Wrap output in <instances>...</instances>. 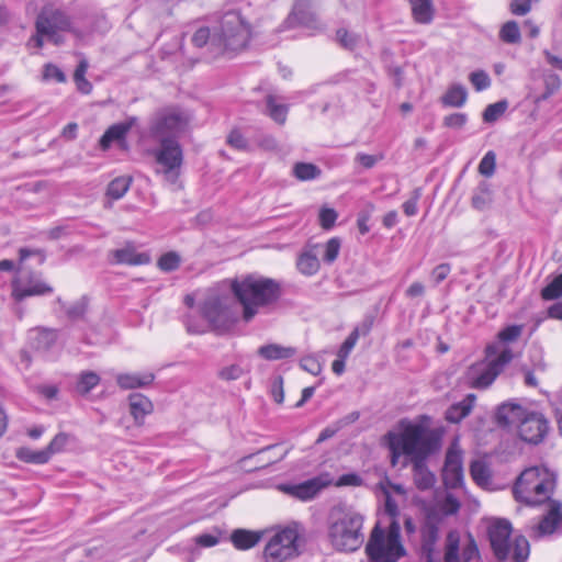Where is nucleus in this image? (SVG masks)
I'll list each match as a JSON object with an SVG mask.
<instances>
[{
    "mask_svg": "<svg viewBox=\"0 0 562 562\" xmlns=\"http://www.w3.org/2000/svg\"><path fill=\"white\" fill-rule=\"evenodd\" d=\"M87 69L88 63L83 59L79 63L74 74V80L76 82L77 89L85 94L90 93L92 90L91 82L88 81L85 77Z\"/></svg>",
    "mask_w": 562,
    "mask_h": 562,
    "instance_id": "a18cd8bd",
    "label": "nucleus"
},
{
    "mask_svg": "<svg viewBox=\"0 0 562 562\" xmlns=\"http://www.w3.org/2000/svg\"><path fill=\"white\" fill-rule=\"evenodd\" d=\"M337 212L334 209L323 207L319 212V223L324 229H330L336 220Z\"/></svg>",
    "mask_w": 562,
    "mask_h": 562,
    "instance_id": "e2e57ef3",
    "label": "nucleus"
},
{
    "mask_svg": "<svg viewBox=\"0 0 562 562\" xmlns=\"http://www.w3.org/2000/svg\"><path fill=\"white\" fill-rule=\"evenodd\" d=\"M468 98L467 89L461 85H452L441 97V102L446 106L461 108Z\"/></svg>",
    "mask_w": 562,
    "mask_h": 562,
    "instance_id": "f704fd0d",
    "label": "nucleus"
},
{
    "mask_svg": "<svg viewBox=\"0 0 562 562\" xmlns=\"http://www.w3.org/2000/svg\"><path fill=\"white\" fill-rule=\"evenodd\" d=\"M439 525L440 518L436 514H428L420 528V551L425 562L434 560L440 552L437 550Z\"/></svg>",
    "mask_w": 562,
    "mask_h": 562,
    "instance_id": "f3484780",
    "label": "nucleus"
},
{
    "mask_svg": "<svg viewBox=\"0 0 562 562\" xmlns=\"http://www.w3.org/2000/svg\"><path fill=\"white\" fill-rule=\"evenodd\" d=\"M480 560V551L475 539L471 533L465 541H461L460 532L450 530L445 539L443 554L438 555L429 562H476Z\"/></svg>",
    "mask_w": 562,
    "mask_h": 562,
    "instance_id": "9d476101",
    "label": "nucleus"
},
{
    "mask_svg": "<svg viewBox=\"0 0 562 562\" xmlns=\"http://www.w3.org/2000/svg\"><path fill=\"white\" fill-rule=\"evenodd\" d=\"M300 367L313 374V375H318L322 371V366L321 363L318 362V360L312 356H308V357H304L301 359L300 361Z\"/></svg>",
    "mask_w": 562,
    "mask_h": 562,
    "instance_id": "0e129e2a",
    "label": "nucleus"
},
{
    "mask_svg": "<svg viewBox=\"0 0 562 562\" xmlns=\"http://www.w3.org/2000/svg\"><path fill=\"white\" fill-rule=\"evenodd\" d=\"M231 291L243 306V316H255L273 305L281 295L277 281L255 274L231 280Z\"/></svg>",
    "mask_w": 562,
    "mask_h": 562,
    "instance_id": "7ed1b4c3",
    "label": "nucleus"
},
{
    "mask_svg": "<svg viewBox=\"0 0 562 562\" xmlns=\"http://www.w3.org/2000/svg\"><path fill=\"white\" fill-rule=\"evenodd\" d=\"M547 510L539 522L529 527V537L539 540L555 532H562V503L557 499H547Z\"/></svg>",
    "mask_w": 562,
    "mask_h": 562,
    "instance_id": "4468645a",
    "label": "nucleus"
},
{
    "mask_svg": "<svg viewBox=\"0 0 562 562\" xmlns=\"http://www.w3.org/2000/svg\"><path fill=\"white\" fill-rule=\"evenodd\" d=\"M138 122L136 116H131L124 122L111 125L100 138V146L102 149H108L113 142H124L126 134Z\"/></svg>",
    "mask_w": 562,
    "mask_h": 562,
    "instance_id": "412c9836",
    "label": "nucleus"
},
{
    "mask_svg": "<svg viewBox=\"0 0 562 562\" xmlns=\"http://www.w3.org/2000/svg\"><path fill=\"white\" fill-rule=\"evenodd\" d=\"M246 371L238 363H233L221 368L217 371V378L222 381L231 382L240 379Z\"/></svg>",
    "mask_w": 562,
    "mask_h": 562,
    "instance_id": "603ef678",
    "label": "nucleus"
},
{
    "mask_svg": "<svg viewBox=\"0 0 562 562\" xmlns=\"http://www.w3.org/2000/svg\"><path fill=\"white\" fill-rule=\"evenodd\" d=\"M57 338V334L53 329L36 328L31 331L33 347L38 350L48 349Z\"/></svg>",
    "mask_w": 562,
    "mask_h": 562,
    "instance_id": "c9c22d12",
    "label": "nucleus"
},
{
    "mask_svg": "<svg viewBox=\"0 0 562 562\" xmlns=\"http://www.w3.org/2000/svg\"><path fill=\"white\" fill-rule=\"evenodd\" d=\"M299 530L297 526H288L278 531L265 548L267 562H284L299 554L297 550Z\"/></svg>",
    "mask_w": 562,
    "mask_h": 562,
    "instance_id": "f8f14e48",
    "label": "nucleus"
},
{
    "mask_svg": "<svg viewBox=\"0 0 562 562\" xmlns=\"http://www.w3.org/2000/svg\"><path fill=\"white\" fill-rule=\"evenodd\" d=\"M183 324L191 335L209 333L212 327L211 318H184Z\"/></svg>",
    "mask_w": 562,
    "mask_h": 562,
    "instance_id": "49530a36",
    "label": "nucleus"
},
{
    "mask_svg": "<svg viewBox=\"0 0 562 562\" xmlns=\"http://www.w3.org/2000/svg\"><path fill=\"white\" fill-rule=\"evenodd\" d=\"M128 407L130 414L137 426H142L144 424V418L154 411L151 401L140 393L130 394Z\"/></svg>",
    "mask_w": 562,
    "mask_h": 562,
    "instance_id": "5701e85b",
    "label": "nucleus"
},
{
    "mask_svg": "<svg viewBox=\"0 0 562 562\" xmlns=\"http://www.w3.org/2000/svg\"><path fill=\"white\" fill-rule=\"evenodd\" d=\"M468 116L464 113H452L443 119V124L451 128H461L465 125Z\"/></svg>",
    "mask_w": 562,
    "mask_h": 562,
    "instance_id": "774afa93",
    "label": "nucleus"
},
{
    "mask_svg": "<svg viewBox=\"0 0 562 562\" xmlns=\"http://www.w3.org/2000/svg\"><path fill=\"white\" fill-rule=\"evenodd\" d=\"M231 303V299L225 295H220L217 293H210L203 302V313L204 316H222L228 310V304Z\"/></svg>",
    "mask_w": 562,
    "mask_h": 562,
    "instance_id": "c756f323",
    "label": "nucleus"
},
{
    "mask_svg": "<svg viewBox=\"0 0 562 562\" xmlns=\"http://www.w3.org/2000/svg\"><path fill=\"white\" fill-rule=\"evenodd\" d=\"M512 360L513 352L508 347L499 344L488 345L485 349V359L468 369V383L473 389H487Z\"/></svg>",
    "mask_w": 562,
    "mask_h": 562,
    "instance_id": "0eeeda50",
    "label": "nucleus"
},
{
    "mask_svg": "<svg viewBox=\"0 0 562 562\" xmlns=\"http://www.w3.org/2000/svg\"><path fill=\"white\" fill-rule=\"evenodd\" d=\"M159 147L153 151L167 181L175 183L182 164V149L178 140L158 142Z\"/></svg>",
    "mask_w": 562,
    "mask_h": 562,
    "instance_id": "ddd939ff",
    "label": "nucleus"
},
{
    "mask_svg": "<svg viewBox=\"0 0 562 562\" xmlns=\"http://www.w3.org/2000/svg\"><path fill=\"white\" fill-rule=\"evenodd\" d=\"M188 123L189 116L179 108H164L151 115L148 135L156 142L178 140Z\"/></svg>",
    "mask_w": 562,
    "mask_h": 562,
    "instance_id": "1a4fd4ad",
    "label": "nucleus"
},
{
    "mask_svg": "<svg viewBox=\"0 0 562 562\" xmlns=\"http://www.w3.org/2000/svg\"><path fill=\"white\" fill-rule=\"evenodd\" d=\"M522 327L520 325H510L498 333L501 342H513L521 335Z\"/></svg>",
    "mask_w": 562,
    "mask_h": 562,
    "instance_id": "13d9d810",
    "label": "nucleus"
},
{
    "mask_svg": "<svg viewBox=\"0 0 562 562\" xmlns=\"http://www.w3.org/2000/svg\"><path fill=\"white\" fill-rule=\"evenodd\" d=\"M555 475L543 467L526 469L517 477L513 487L516 501L537 505L550 499L555 487Z\"/></svg>",
    "mask_w": 562,
    "mask_h": 562,
    "instance_id": "39448f33",
    "label": "nucleus"
},
{
    "mask_svg": "<svg viewBox=\"0 0 562 562\" xmlns=\"http://www.w3.org/2000/svg\"><path fill=\"white\" fill-rule=\"evenodd\" d=\"M285 23L289 27L303 26L315 32H323L326 29L313 9L311 0H295Z\"/></svg>",
    "mask_w": 562,
    "mask_h": 562,
    "instance_id": "2eb2a0df",
    "label": "nucleus"
},
{
    "mask_svg": "<svg viewBox=\"0 0 562 562\" xmlns=\"http://www.w3.org/2000/svg\"><path fill=\"white\" fill-rule=\"evenodd\" d=\"M262 532L246 529H236L231 535L234 547L238 550H248L255 547L261 539Z\"/></svg>",
    "mask_w": 562,
    "mask_h": 562,
    "instance_id": "7c9ffc66",
    "label": "nucleus"
},
{
    "mask_svg": "<svg viewBox=\"0 0 562 562\" xmlns=\"http://www.w3.org/2000/svg\"><path fill=\"white\" fill-rule=\"evenodd\" d=\"M331 484L328 475H321L300 484H283L280 490L300 501L313 499L324 487Z\"/></svg>",
    "mask_w": 562,
    "mask_h": 562,
    "instance_id": "6ab92c4d",
    "label": "nucleus"
},
{
    "mask_svg": "<svg viewBox=\"0 0 562 562\" xmlns=\"http://www.w3.org/2000/svg\"><path fill=\"white\" fill-rule=\"evenodd\" d=\"M35 29L46 34V38L55 45L64 42L60 32L71 31L70 18L60 9L47 4L44 5L35 21Z\"/></svg>",
    "mask_w": 562,
    "mask_h": 562,
    "instance_id": "9b49d317",
    "label": "nucleus"
},
{
    "mask_svg": "<svg viewBox=\"0 0 562 562\" xmlns=\"http://www.w3.org/2000/svg\"><path fill=\"white\" fill-rule=\"evenodd\" d=\"M472 206L479 211H483L492 203V191L487 183L482 182L477 190L474 192L472 200Z\"/></svg>",
    "mask_w": 562,
    "mask_h": 562,
    "instance_id": "a19ab883",
    "label": "nucleus"
},
{
    "mask_svg": "<svg viewBox=\"0 0 562 562\" xmlns=\"http://www.w3.org/2000/svg\"><path fill=\"white\" fill-rule=\"evenodd\" d=\"M100 382V376L93 371H85L79 375L76 384V391L81 394H88Z\"/></svg>",
    "mask_w": 562,
    "mask_h": 562,
    "instance_id": "37998d69",
    "label": "nucleus"
},
{
    "mask_svg": "<svg viewBox=\"0 0 562 562\" xmlns=\"http://www.w3.org/2000/svg\"><path fill=\"white\" fill-rule=\"evenodd\" d=\"M112 254L116 263H126L135 266L149 262L148 255L136 252L134 247L132 246H126L124 248L116 249Z\"/></svg>",
    "mask_w": 562,
    "mask_h": 562,
    "instance_id": "2f4dec72",
    "label": "nucleus"
},
{
    "mask_svg": "<svg viewBox=\"0 0 562 562\" xmlns=\"http://www.w3.org/2000/svg\"><path fill=\"white\" fill-rule=\"evenodd\" d=\"M288 105L279 101V97L268 94L266 97V114L278 124H283L288 115Z\"/></svg>",
    "mask_w": 562,
    "mask_h": 562,
    "instance_id": "72a5a7b5",
    "label": "nucleus"
},
{
    "mask_svg": "<svg viewBox=\"0 0 562 562\" xmlns=\"http://www.w3.org/2000/svg\"><path fill=\"white\" fill-rule=\"evenodd\" d=\"M363 517L359 513L336 507L330 514L328 536L340 551H356L363 543Z\"/></svg>",
    "mask_w": 562,
    "mask_h": 562,
    "instance_id": "20e7f679",
    "label": "nucleus"
},
{
    "mask_svg": "<svg viewBox=\"0 0 562 562\" xmlns=\"http://www.w3.org/2000/svg\"><path fill=\"white\" fill-rule=\"evenodd\" d=\"M442 480L448 488H458L463 483L462 456L460 451L449 449L442 469Z\"/></svg>",
    "mask_w": 562,
    "mask_h": 562,
    "instance_id": "aec40b11",
    "label": "nucleus"
},
{
    "mask_svg": "<svg viewBox=\"0 0 562 562\" xmlns=\"http://www.w3.org/2000/svg\"><path fill=\"white\" fill-rule=\"evenodd\" d=\"M89 312V299L81 296L75 301L67 310L68 316H82Z\"/></svg>",
    "mask_w": 562,
    "mask_h": 562,
    "instance_id": "bf43d9fd",
    "label": "nucleus"
},
{
    "mask_svg": "<svg viewBox=\"0 0 562 562\" xmlns=\"http://www.w3.org/2000/svg\"><path fill=\"white\" fill-rule=\"evenodd\" d=\"M476 396L474 394H468L461 402L451 405L446 412V419L449 423H460L472 411Z\"/></svg>",
    "mask_w": 562,
    "mask_h": 562,
    "instance_id": "c85d7f7f",
    "label": "nucleus"
},
{
    "mask_svg": "<svg viewBox=\"0 0 562 562\" xmlns=\"http://www.w3.org/2000/svg\"><path fill=\"white\" fill-rule=\"evenodd\" d=\"M469 79L476 91L485 90L491 86V79L483 70L471 72Z\"/></svg>",
    "mask_w": 562,
    "mask_h": 562,
    "instance_id": "4d7b16f0",
    "label": "nucleus"
},
{
    "mask_svg": "<svg viewBox=\"0 0 562 562\" xmlns=\"http://www.w3.org/2000/svg\"><path fill=\"white\" fill-rule=\"evenodd\" d=\"M15 456L20 461L31 464H45L50 460L45 449L33 450L27 447H21L16 450Z\"/></svg>",
    "mask_w": 562,
    "mask_h": 562,
    "instance_id": "e433bc0d",
    "label": "nucleus"
},
{
    "mask_svg": "<svg viewBox=\"0 0 562 562\" xmlns=\"http://www.w3.org/2000/svg\"><path fill=\"white\" fill-rule=\"evenodd\" d=\"M412 14L417 23H430L434 18L432 0H409Z\"/></svg>",
    "mask_w": 562,
    "mask_h": 562,
    "instance_id": "473e14b6",
    "label": "nucleus"
},
{
    "mask_svg": "<svg viewBox=\"0 0 562 562\" xmlns=\"http://www.w3.org/2000/svg\"><path fill=\"white\" fill-rule=\"evenodd\" d=\"M413 476L414 482L418 490L427 491L430 490L435 482V475L428 470L426 465V459L413 460Z\"/></svg>",
    "mask_w": 562,
    "mask_h": 562,
    "instance_id": "cd10ccee",
    "label": "nucleus"
},
{
    "mask_svg": "<svg viewBox=\"0 0 562 562\" xmlns=\"http://www.w3.org/2000/svg\"><path fill=\"white\" fill-rule=\"evenodd\" d=\"M68 436L64 432L57 434L53 440L49 442V445L44 448L47 452L49 459L64 450L65 446L67 445Z\"/></svg>",
    "mask_w": 562,
    "mask_h": 562,
    "instance_id": "6e6d98bb",
    "label": "nucleus"
},
{
    "mask_svg": "<svg viewBox=\"0 0 562 562\" xmlns=\"http://www.w3.org/2000/svg\"><path fill=\"white\" fill-rule=\"evenodd\" d=\"M341 241L337 237L330 238L326 244L323 246H314V249L322 248V260L327 263L331 265L338 257L340 251Z\"/></svg>",
    "mask_w": 562,
    "mask_h": 562,
    "instance_id": "79ce46f5",
    "label": "nucleus"
},
{
    "mask_svg": "<svg viewBox=\"0 0 562 562\" xmlns=\"http://www.w3.org/2000/svg\"><path fill=\"white\" fill-rule=\"evenodd\" d=\"M496 155L494 151H487L479 165V172L484 177H492L495 172Z\"/></svg>",
    "mask_w": 562,
    "mask_h": 562,
    "instance_id": "864d4df0",
    "label": "nucleus"
},
{
    "mask_svg": "<svg viewBox=\"0 0 562 562\" xmlns=\"http://www.w3.org/2000/svg\"><path fill=\"white\" fill-rule=\"evenodd\" d=\"M372 327L371 322H363L359 326L355 327L353 330L349 334L346 340L341 344L340 348L337 351V358L341 360H347L350 356L352 349L355 348L360 336H367Z\"/></svg>",
    "mask_w": 562,
    "mask_h": 562,
    "instance_id": "a878e982",
    "label": "nucleus"
},
{
    "mask_svg": "<svg viewBox=\"0 0 562 562\" xmlns=\"http://www.w3.org/2000/svg\"><path fill=\"white\" fill-rule=\"evenodd\" d=\"M400 432H387L385 438L391 451V463L395 467L401 456L409 461L427 459L439 448V436L429 427V417L420 416L417 422L403 419Z\"/></svg>",
    "mask_w": 562,
    "mask_h": 562,
    "instance_id": "f257e3e1",
    "label": "nucleus"
},
{
    "mask_svg": "<svg viewBox=\"0 0 562 562\" xmlns=\"http://www.w3.org/2000/svg\"><path fill=\"white\" fill-rule=\"evenodd\" d=\"M422 196V189L416 188L412 196L403 203V211L407 216H414L417 213V203Z\"/></svg>",
    "mask_w": 562,
    "mask_h": 562,
    "instance_id": "680f3d73",
    "label": "nucleus"
},
{
    "mask_svg": "<svg viewBox=\"0 0 562 562\" xmlns=\"http://www.w3.org/2000/svg\"><path fill=\"white\" fill-rule=\"evenodd\" d=\"M508 102L501 100L493 104H488L483 112V121L486 123H493L497 121L507 110Z\"/></svg>",
    "mask_w": 562,
    "mask_h": 562,
    "instance_id": "09e8293b",
    "label": "nucleus"
},
{
    "mask_svg": "<svg viewBox=\"0 0 562 562\" xmlns=\"http://www.w3.org/2000/svg\"><path fill=\"white\" fill-rule=\"evenodd\" d=\"M227 143L233 148H236V149H239V150L246 149L248 147L247 139L237 130H233L229 133V135L227 136Z\"/></svg>",
    "mask_w": 562,
    "mask_h": 562,
    "instance_id": "338daca9",
    "label": "nucleus"
},
{
    "mask_svg": "<svg viewBox=\"0 0 562 562\" xmlns=\"http://www.w3.org/2000/svg\"><path fill=\"white\" fill-rule=\"evenodd\" d=\"M372 327L371 322H363L359 326L355 327L353 330L349 334L346 340L341 344L340 348L337 351V358L341 360H347L350 356L352 349L355 348L360 336H367Z\"/></svg>",
    "mask_w": 562,
    "mask_h": 562,
    "instance_id": "bb28decb",
    "label": "nucleus"
},
{
    "mask_svg": "<svg viewBox=\"0 0 562 562\" xmlns=\"http://www.w3.org/2000/svg\"><path fill=\"white\" fill-rule=\"evenodd\" d=\"M512 531L513 527L509 520L492 519L487 526L492 551L498 561H505L510 557L513 562H526L530 553L529 542L524 536H517L510 543Z\"/></svg>",
    "mask_w": 562,
    "mask_h": 562,
    "instance_id": "423d86ee",
    "label": "nucleus"
},
{
    "mask_svg": "<svg viewBox=\"0 0 562 562\" xmlns=\"http://www.w3.org/2000/svg\"><path fill=\"white\" fill-rule=\"evenodd\" d=\"M132 183V178L128 176H121L113 179L106 189V195L112 200H119L125 195Z\"/></svg>",
    "mask_w": 562,
    "mask_h": 562,
    "instance_id": "4c0bfd02",
    "label": "nucleus"
},
{
    "mask_svg": "<svg viewBox=\"0 0 562 562\" xmlns=\"http://www.w3.org/2000/svg\"><path fill=\"white\" fill-rule=\"evenodd\" d=\"M43 78L45 80H55L57 82H64L66 80L64 72L57 66L52 64L45 65Z\"/></svg>",
    "mask_w": 562,
    "mask_h": 562,
    "instance_id": "69168bd1",
    "label": "nucleus"
},
{
    "mask_svg": "<svg viewBox=\"0 0 562 562\" xmlns=\"http://www.w3.org/2000/svg\"><path fill=\"white\" fill-rule=\"evenodd\" d=\"M383 159V155H369L364 153H358L355 157V162L359 164L364 169L373 168L380 160Z\"/></svg>",
    "mask_w": 562,
    "mask_h": 562,
    "instance_id": "052dcab7",
    "label": "nucleus"
},
{
    "mask_svg": "<svg viewBox=\"0 0 562 562\" xmlns=\"http://www.w3.org/2000/svg\"><path fill=\"white\" fill-rule=\"evenodd\" d=\"M470 473L472 479L479 485H485L491 479L490 469L482 461H474L471 463Z\"/></svg>",
    "mask_w": 562,
    "mask_h": 562,
    "instance_id": "8fccbe9b",
    "label": "nucleus"
},
{
    "mask_svg": "<svg viewBox=\"0 0 562 562\" xmlns=\"http://www.w3.org/2000/svg\"><path fill=\"white\" fill-rule=\"evenodd\" d=\"M238 318H211L212 327L210 331L216 335L236 334V321Z\"/></svg>",
    "mask_w": 562,
    "mask_h": 562,
    "instance_id": "c03bdc74",
    "label": "nucleus"
},
{
    "mask_svg": "<svg viewBox=\"0 0 562 562\" xmlns=\"http://www.w3.org/2000/svg\"><path fill=\"white\" fill-rule=\"evenodd\" d=\"M541 296L546 301L562 296V273L557 276L541 290Z\"/></svg>",
    "mask_w": 562,
    "mask_h": 562,
    "instance_id": "3c124183",
    "label": "nucleus"
},
{
    "mask_svg": "<svg viewBox=\"0 0 562 562\" xmlns=\"http://www.w3.org/2000/svg\"><path fill=\"white\" fill-rule=\"evenodd\" d=\"M499 37L503 42L508 44H517L520 42V30L518 23L515 21L506 22L501 31Z\"/></svg>",
    "mask_w": 562,
    "mask_h": 562,
    "instance_id": "de8ad7c7",
    "label": "nucleus"
},
{
    "mask_svg": "<svg viewBox=\"0 0 562 562\" xmlns=\"http://www.w3.org/2000/svg\"><path fill=\"white\" fill-rule=\"evenodd\" d=\"M517 428L521 440L536 445L547 435L548 424L541 414L528 412Z\"/></svg>",
    "mask_w": 562,
    "mask_h": 562,
    "instance_id": "a211bd4d",
    "label": "nucleus"
},
{
    "mask_svg": "<svg viewBox=\"0 0 562 562\" xmlns=\"http://www.w3.org/2000/svg\"><path fill=\"white\" fill-rule=\"evenodd\" d=\"M155 380V374L151 372L146 373H120L116 376L117 385L123 390H132L138 387H146Z\"/></svg>",
    "mask_w": 562,
    "mask_h": 562,
    "instance_id": "393cba45",
    "label": "nucleus"
},
{
    "mask_svg": "<svg viewBox=\"0 0 562 562\" xmlns=\"http://www.w3.org/2000/svg\"><path fill=\"white\" fill-rule=\"evenodd\" d=\"M297 353L296 348L279 344H267L258 348L257 355L268 361H277L293 358Z\"/></svg>",
    "mask_w": 562,
    "mask_h": 562,
    "instance_id": "b1692460",
    "label": "nucleus"
},
{
    "mask_svg": "<svg viewBox=\"0 0 562 562\" xmlns=\"http://www.w3.org/2000/svg\"><path fill=\"white\" fill-rule=\"evenodd\" d=\"M250 37V24L239 11L233 10L222 15L218 27L212 35V45L222 52H239L247 46Z\"/></svg>",
    "mask_w": 562,
    "mask_h": 562,
    "instance_id": "6e6552de",
    "label": "nucleus"
},
{
    "mask_svg": "<svg viewBox=\"0 0 562 562\" xmlns=\"http://www.w3.org/2000/svg\"><path fill=\"white\" fill-rule=\"evenodd\" d=\"M292 172L297 180L308 181L318 178L322 170L312 162H296Z\"/></svg>",
    "mask_w": 562,
    "mask_h": 562,
    "instance_id": "ea45409f",
    "label": "nucleus"
},
{
    "mask_svg": "<svg viewBox=\"0 0 562 562\" xmlns=\"http://www.w3.org/2000/svg\"><path fill=\"white\" fill-rule=\"evenodd\" d=\"M180 265V257L178 254L170 251L164 254L158 260V267L166 272L176 270Z\"/></svg>",
    "mask_w": 562,
    "mask_h": 562,
    "instance_id": "5fc2aeb1",
    "label": "nucleus"
},
{
    "mask_svg": "<svg viewBox=\"0 0 562 562\" xmlns=\"http://www.w3.org/2000/svg\"><path fill=\"white\" fill-rule=\"evenodd\" d=\"M384 510L391 517L392 521L386 532L379 524L372 529L366 546V553L370 562H397L398 559L406 554L401 542V526L396 520L400 514L398 506L389 491L384 490Z\"/></svg>",
    "mask_w": 562,
    "mask_h": 562,
    "instance_id": "f03ea898",
    "label": "nucleus"
},
{
    "mask_svg": "<svg viewBox=\"0 0 562 562\" xmlns=\"http://www.w3.org/2000/svg\"><path fill=\"white\" fill-rule=\"evenodd\" d=\"M53 289L35 273H21L12 281V295L16 302L27 296L52 293Z\"/></svg>",
    "mask_w": 562,
    "mask_h": 562,
    "instance_id": "dca6fc26",
    "label": "nucleus"
},
{
    "mask_svg": "<svg viewBox=\"0 0 562 562\" xmlns=\"http://www.w3.org/2000/svg\"><path fill=\"white\" fill-rule=\"evenodd\" d=\"M297 268L307 276L316 273L319 269L317 252H314L312 249L303 252L297 259Z\"/></svg>",
    "mask_w": 562,
    "mask_h": 562,
    "instance_id": "58836bf2",
    "label": "nucleus"
},
{
    "mask_svg": "<svg viewBox=\"0 0 562 562\" xmlns=\"http://www.w3.org/2000/svg\"><path fill=\"white\" fill-rule=\"evenodd\" d=\"M527 413L519 404L504 403L497 408L496 422L502 427H518Z\"/></svg>",
    "mask_w": 562,
    "mask_h": 562,
    "instance_id": "4be33fe9",
    "label": "nucleus"
}]
</instances>
